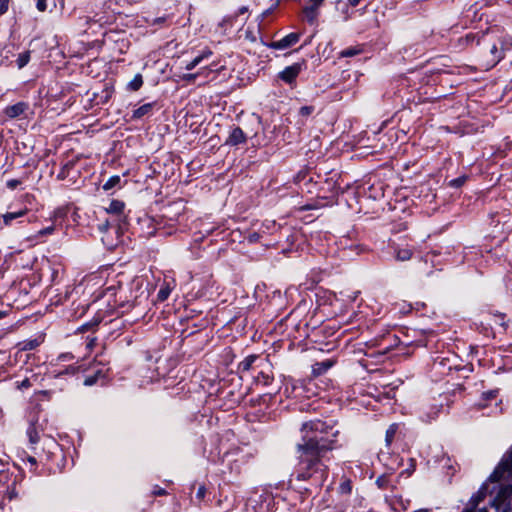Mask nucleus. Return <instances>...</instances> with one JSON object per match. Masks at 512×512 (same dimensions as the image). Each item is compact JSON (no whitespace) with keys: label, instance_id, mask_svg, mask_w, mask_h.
Returning <instances> with one entry per match:
<instances>
[{"label":"nucleus","instance_id":"1","mask_svg":"<svg viewBox=\"0 0 512 512\" xmlns=\"http://www.w3.org/2000/svg\"><path fill=\"white\" fill-rule=\"evenodd\" d=\"M302 441L296 445L297 463L289 480L308 481L307 486L299 487L312 494L323 486L328 478V467L324 457L328 451L334 449L335 438L339 434L333 420L320 419L304 422L301 427Z\"/></svg>","mask_w":512,"mask_h":512},{"label":"nucleus","instance_id":"2","mask_svg":"<svg viewBox=\"0 0 512 512\" xmlns=\"http://www.w3.org/2000/svg\"><path fill=\"white\" fill-rule=\"evenodd\" d=\"M497 490V496L490 501L491 506L495 507L497 511L506 510V500L512 495V485H497L490 491L492 494ZM488 490L487 483L482 484L480 489L469 500L463 512H488L486 507L478 508L480 502L486 497Z\"/></svg>","mask_w":512,"mask_h":512},{"label":"nucleus","instance_id":"3","mask_svg":"<svg viewBox=\"0 0 512 512\" xmlns=\"http://www.w3.org/2000/svg\"><path fill=\"white\" fill-rule=\"evenodd\" d=\"M510 478H512V447L503 455L488 480L492 483H498L501 480H509Z\"/></svg>","mask_w":512,"mask_h":512},{"label":"nucleus","instance_id":"4","mask_svg":"<svg viewBox=\"0 0 512 512\" xmlns=\"http://www.w3.org/2000/svg\"><path fill=\"white\" fill-rule=\"evenodd\" d=\"M303 67L304 63H294L290 66H287L284 70H282L278 74V77L285 83L293 86L300 72L303 70Z\"/></svg>","mask_w":512,"mask_h":512},{"label":"nucleus","instance_id":"5","mask_svg":"<svg viewBox=\"0 0 512 512\" xmlns=\"http://www.w3.org/2000/svg\"><path fill=\"white\" fill-rule=\"evenodd\" d=\"M485 60L483 66L486 70L494 67L503 57L502 50H499L495 43L491 44L488 49V53L485 54Z\"/></svg>","mask_w":512,"mask_h":512},{"label":"nucleus","instance_id":"6","mask_svg":"<svg viewBox=\"0 0 512 512\" xmlns=\"http://www.w3.org/2000/svg\"><path fill=\"white\" fill-rule=\"evenodd\" d=\"M442 407V404L436 403L424 406L420 412L421 420L426 423H430L431 421L435 420L438 417Z\"/></svg>","mask_w":512,"mask_h":512},{"label":"nucleus","instance_id":"7","mask_svg":"<svg viewBox=\"0 0 512 512\" xmlns=\"http://www.w3.org/2000/svg\"><path fill=\"white\" fill-rule=\"evenodd\" d=\"M300 39L299 33H289L282 39L274 41L270 44V47L277 50H283L295 45Z\"/></svg>","mask_w":512,"mask_h":512},{"label":"nucleus","instance_id":"8","mask_svg":"<svg viewBox=\"0 0 512 512\" xmlns=\"http://www.w3.org/2000/svg\"><path fill=\"white\" fill-rule=\"evenodd\" d=\"M263 359L255 354L249 355L245 357L238 365V370L240 373H246L250 371L254 367H260L258 364L259 362H262Z\"/></svg>","mask_w":512,"mask_h":512},{"label":"nucleus","instance_id":"9","mask_svg":"<svg viewBox=\"0 0 512 512\" xmlns=\"http://www.w3.org/2000/svg\"><path fill=\"white\" fill-rule=\"evenodd\" d=\"M246 135L240 127H234L228 138L226 139V144L230 146H237L239 144H243L246 142Z\"/></svg>","mask_w":512,"mask_h":512},{"label":"nucleus","instance_id":"10","mask_svg":"<svg viewBox=\"0 0 512 512\" xmlns=\"http://www.w3.org/2000/svg\"><path fill=\"white\" fill-rule=\"evenodd\" d=\"M28 210L20 209L15 212H7L0 216V229L3 228V226H10L12 224L13 220H16L18 218H21L27 214Z\"/></svg>","mask_w":512,"mask_h":512},{"label":"nucleus","instance_id":"11","mask_svg":"<svg viewBox=\"0 0 512 512\" xmlns=\"http://www.w3.org/2000/svg\"><path fill=\"white\" fill-rule=\"evenodd\" d=\"M27 109V104L24 102H18L14 105L7 106L4 110V113L7 117L13 119L25 112Z\"/></svg>","mask_w":512,"mask_h":512},{"label":"nucleus","instance_id":"12","mask_svg":"<svg viewBox=\"0 0 512 512\" xmlns=\"http://www.w3.org/2000/svg\"><path fill=\"white\" fill-rule=\"evenodd\" d=\"M395 258L398 261H407L411 259L413 250L408 245L405 247H401L400 245H396L393 247Z\"/></svg>","mask_w":512,"mask_h":512},{"label":"nucleus","instance_id":"13","mask_svg":"<svg viewBox=\"0 0 512 512\" xmlns=\"http://www.w3.org/2000/svg\"><path fill=\"white\" fill-rule=\"evenodd\" d=\"M154 105H155V103L143 104L142 106L138 107L137 109H135L133 111L131 118L133 120H138V119H141V118H143L145 116L150 115L152 113Z\"/></svg>","mask_w":512,"mask_h":512},{"label":"nucleus","instance_id":"14","mask_svg":"<svg viewBox=\"0 0 512 512\" xmlns=\"http://www.w3.org/2000/svg\"><path fill=\"white\" fill-rule=\"evenodd\" d=\"M125 204L120 200H112L106 208V212L121 217L124 213Z\"/></svg>","mask_w":512,"mask_h":512},{"label":"nucleus","instance_id":"15","mask_svg":"<svg viewBox=\"0 0 512 512\" xmlns=\"http://www.w3.org/2000/svg\"><path fill=\"white\" fill-rule=\"evenodd\" d=\"M224 67L221 66V67H217L216 64H211L208 68H205L203 71L201 72H197V73H189V74H184L182 76V79L187 81V82H194L196 80V78L200 75V74H204V71H220L222 70Z\"/></svg>","mask_w":512,"mask_h":512},{"label":"nucleus","instance_id":"16","mask_svg":"<svg viewBox=\"0 0 512 512\" xmlns=\"http://www.w3.org/2000/svg\"><path fill=\"white\" fill-rule=\"evenodd\" d=\"M332 367V362L329 360L317 362L312 366V371L314 375H321L325 373L328 369Z\"/></svg>","mask_w":512,"mask_h":512},{"label":"nucleus","instance_id":"17","mask_svg":"<svg viewBox=\"0 0 512 512\" xmlns=\"http://www.w3.org/2000/svg\"><path fill=\"white\" fill-rule=\"evenodd\" d=\"M121 186V177L119 175L111 176L104 184L103 190L110 191L113 188Z\"/></svg>","mask_w":512,"mask_h":512},{"label":"nucleus","instance_id":"18","mask_svg":"<svg viewBox=\"0 0 512 512\" xmlns=\"http://www.w3.org/2000/svg\"><path fill=\"white\" fill-rule=\"evenodd\" d=\"M27 436L31 445H35L39 442L40 436L35 425L31 424L27 429Z\"/></svg>","mask_w":512,"mask_h":512},{"label":"nucleus","instance_id":"19","mask_svg":"<svg viewBox=\"0 0 512 512\" xmlns=\"http://www.w3.org/2000/svg\"><path fill=\"white\" fill-rule=\"evenodd\" d=\"M173 287L169 283H165L158 291L157 299L159 301H165L170 296Z\"/></svg>","mask_w":512,"mask_h":512},{"label":"nucleus","instance_id":"20","mask_svg":"<svg viewBox=\"0 0 512 512\" xmlns=\"http://www.w3.org/2000/svg\"><path fill=\"white\" fill-rule=\"evenodd\" d=\"M143 85V78L141 74H136L134 78L128 83V89L131 91H137Z\"/></svg>","mask_w":512,"mask_h":512},{"label":"nucleus","instance_id":"21","mask_svg":"<svg viewBox=\"0 0 512 512\" xmlns=\"http://www.w3.org/2000/svg\"><path fill=\"white\" fill-rule=\"evenodd\" d=\"M376 485L378 486V488L380 489H388V488H392L394 487L392 484H391V481H390V478L383 474L381 476H379L377 479H376Z\"/></svg>","mask_w":512,"mask_h":512},{"label":"nucleus","instance_id":"22","mask_svg":"<svg viewBox=\"0 0 512 512\" xmlns=\"http://www.w3.org/2000/svg\"><path fill=\"white\" fill-rule=\"evenodd\" d=\"M30 61V51H24L18 55L16 59V64L19 69L25 67Z\"/></svg>","mask_w":512,"mask_h":512},{"label":"nucleus","instance_id":"23","mask_svg":"<svg viewBox=\"0 0 512 512\" xmlns=\"http://www.w3.org/2000/svg\"><path fill=\"white\" fill-rule=\"evenodd\" d=\"M398 425L396 423H393L389 426V428L386 430L385 434V441L387 445H390L395 437V434L397 432Z\"/></svg>","mask_w":512,"mask_h":512},{"label":"nucleus","instance_id":"24","mask_svg":"<svg viewBox=\"0 0 512 512\" xmlns=\"http://www.w3.org/2000/svg\"><path fill=\"white\" fill-rule=\"evenodd\" d=\"M103 377H104L103 372L101 370H98L94 373V375L88 376L85 378L84 385L92 386L98 382L99 378H103Z\"/></svg>","mask_w":512,"mask_h":512},{"label":"nucleus","instance_id":"25","mask_svg":"<svg viewBox=\"0 0 512 512\" xmlns=\"http://www.w3.org/2000/svg\"><path fill=\"white\" fill-rule=\"evenodd\" d=\"M304 15L309 23H313L318 16L317 9L307 6L304 8Z\"/></svg>","mask_w":512,"mask_h":512},{"label":"nucleus","instance_id":"26","mask_svg":"<svg viewBox=\"0 0 512 512\" xmlns=\"http://www.w3.org/2000/svg\"><path fill=\"white\" fill-rule=\"evenodd\" d=\"M272 378L264 373L263 371H260L257 376H255V383L256 384H262V385H269L271 383Z\"/></svg>","mask_w":512,"mask_h":512},{"label":"nucleus","instance_id":"27","mask_svg":"<svg viewBox=\"0 0 512 512\" xmlns=\"http://www.w3.org/2000/svg\"><path fill=\"white\" fill-rule=\"evenodd\" d=\"M39 344L40 343L37 339L26 340L21 343V345H22L21 350H24V351L33 350L37 346H39Z\"/></svg>","mask_w":512,"mask_h":512},{"label":"nucleus","instance_id":"28","mask_svg":"<svg viewBox=\"0 0 512 512\" xmlns=\"http://www.w3.org/2000/svg\"><path fill=\"white\" fill-rule=\"evenodd\" d=\"M361 52V49L357 47H349L341 51L340 56L341 57H353L358 55Z\"/></svg>","mask_w":512,"mask_h":512},{"label":"nucleus","instance_id":"29","mask_svg":"<svg viewBox=\"0 0 512 512\" xmlns=\"http://www.w3.org/2000/svg\"><path fill=\"white\" fill-rule=\"evenodd\" d=\"M467 180V176L465 175H462V176H459L455 179H452L450 182H449V185L453 188H459L461 187Z\"/></svg>","mask_w":512,"mask_h":512},{"label":"nucleus","instance_id":"30","mask_svg":"<svg viewBox=\"0 0 512 512\" xmlns=\"http://www.w3.org/2000/svg\"><path fill=\"white\" fill-rule=\"evenodd\" d=\"M314 106H302L299 109V115L302 117H308L314 112Z\"/></svg>","mask_w":512,"mask_h":512},{"label":"nucleus","instance_id":"31","mask_svg":"<svg viewBox=\"0 0 512 512\" xmlns=\"http://www.w3.org/2000/svg\"><path fill=\"white\" fill-rule=\"evenodd\" d=\"M72 166H73V164H72V163H66V164L62 167V169H61V171L59 172V174L57 175V178H58L59 180H64V179L67 177V175H68V170H69Z\"/></svg>","mask_w":512,"mask_h":512},{"label":"nucleus","instance_id":"32","mask_svg":"<svg viewBox=\"0 0 512 512\" xmlns=\"http://www.w3.org/2000/svg\"><path fill=\"white\" fill-rule=\"evenodd\" d=\"M77 368L74 366H68L63 371H60L56 374V377H60L66 374H75L77 372Z\"/></svg>","mask_w":512,"mask_h":512},{"label":"nucleus","instance_id":"33","mask_svg":"<svg viewBox=\"0 0 512 512\" xmlns=\"http://www.w3.org/2000/svg\"><path fill=\"white\" fill-rule=\"evenodd\" d=\"M482 395L485 400H493L497 397L498 390L497 389L490 390V391L484 392Z\"/></svg>","mask_w":512,"mask_h":512},{"label":"nucleus","instance_id":"34","mask_svg":"<svg viewBox=\"0 0 512 512\" xmlns=\"http://www.w3.org/2000/svg\"><path fill=\"white\" fill-rule=\"evenodd\" d=\"M201 62H200V59L195 57L192 61H190L189 63L186 64L185 66V69L188 70V71H191L193 70L197 65H199Z\"/></svg>","mask_w":512,"mask_h":512},{"label":"nucleus","instance_id":"35","mask_svg":"<svg viewBox=\"0 0 512 512\" xmlns=\"http://www.w3.org/2000/svg\"><path fill=\"white\" fill-rule=\"evenodd\" d=\"M55 228L54 226H49V227H46L44 229H41L38 231L37 233V236H46V235H50L54 232Z\"/></svg>","mask_w":512,"mask_h":512},{"label":"nucleus","instance_id":"36","mask_svg":"<svg viewBox=\"0 0 512 512\" xmlns=\"http://www.w3.org/2000/svg\"><path fill=\"white\" fill-rule=\"evenodd\" d=\"M206 494V487L205 485H200L196 492V498L198 500H203Z\"/></svg>","mask_w":512,"mask_h":512},{"label":"nucleus","instance_id":"37","mask_svg":"<svg viewBox=\"0 0 512 512\" xmlns=\"http://www.w3.org/2000/svg\"><path fill=\"white\" fill-rule=\"evenodd\" d=\"M10 0H0V15L8 11Z\"/></svg>","mask_w":512,"mask_h":512},{"label":"nucleus","instance_id":"38","mask_svg":"<svg viewBox=\"0 0 512 512\" xmlns=\"http://www.w3.org/2000/svg\"><path fill=\"white\" fill-rule=\"evenodd\" d=\"M22 182L18 179H10L6 182V186L13 190L15 188H17Z\"/></svg>","mask_w":512,"mask_h":512},{"label":"nucleus","instance_id":"39","mask_svg":"<svg viewBox=\"0 0 512 512\" xmlns=\"http://www.w3.org/2000/svg\"><path fill=\"white\" fill-rule=\"evenodd\" d=\"M234 17L233 16H226L222 19V21L219 23L220 27H224L226 25L232 26Z\"/></svg>","mask_w":512,"mask_h":512},{"label":"nucleus","instance_id":"40","mask_svg":"<svg viewBox=\"0 0 512 512\" xmlns=\"http://www.w3.org/2000/svg\"><path fill=\"white\" fill-rule=\"evenodd\" d=\"M36 7L40 12H44L47 9V0H36Z\"/></svg>","mask_w":512,"mask_h":512},{"label":"nucleus","instance_id":"41","mask_svg":"<svg viewBox=\"0 0 512 512\" xmlns=\"http://www.w3.org/2000/svg\"><path fill=\"white\" fill-rule=\"evenodd\" d=\"M211 55L212 51L210 49H205L196 57L200 59V62H202L204 59H208Z\"/></svg>","mask_w":512,"mask_h":512},{"label":"nucleus","instance_id":"42","mask_svg":"<svg viewBox=\"0 0 512 512\" xmlns=\"http://www.w3.org/2000/svg\"><path fill=\"white\" fill-rule=\"evenodd\" d=\"M31 386V382L28 378H25L21 382L18 383L17 387L18 389H27Z\"/></svg>","mask_w":512,"mask_h":512},{"label":"nucleus","instance_id":"43","mask_svg":"<svg viewBox=\"0 0 512 512\" xmlns=\"http://www.w3.org/2000/svg\"><path fill=\"white\" fill-rule=\"evenodd\" d=\"M245 38L248 39L251 42H255L256 41V35L251 30H249V29H247L246 32H245Z\"/></svg>","mask_w":512,"mask_h":512},{"label":"nucleus","instance_id":"44","mask_svg":"<svg viewBox=\"0 0 512 512\" xmlns=\"http://www.w3.org/2000/svg\"><path fill=\"white\" fill-rule=\"evenodd\" d=\"M27 462L31 465L30 471H35V469H33V467H36V465H37L36 458L33 456H28Z\"/></svg>","mask_w":512,"mask_h":512},{"label":"nucleus","instance_id":"45","mask_svg":"<svg viewBox=\"0 0 512 512\" xmlns=\"http://www.w3.org/2000/svg\"><path fill=\"white\" fill-rule=\"evenodd\" d=\"M166 21V17H157L151 21V25H161Z\"/></svg>","mask_w":512,"mask_h":512},{"label":"nucleus","instance_id":"46","mask_svg":"<svg viewBox=\"0 0 512 512\" xmlns=\"http://www.w3.org/2000/svg\"><path fill=\"white\" fill-rule=\"evenodd\" d=\"M410 461H411L410 467L405 470V472L407 473L408 476H410L414 472V470H415L414 460L411 459Z\"/></svg>","mask_w":512,"mask_h":512},{"label":"nucleus","instance_id":"47","mask_svg":"<svg viewBox=\"0 0 512 512\" xmlns=\"http://www.w3.org/2000/svg\"><path fill=\"white\" fill-rule=\"evenodd\" d=\"M153 494L156 496H162L166 494V491L163 488L157 487L153 490Z\"/></svg>","mask_w":512,"mask_h":512},{"label":"nucleus","instance_id":"48","mask_svg":"<svg viewBox=\"0 0 512 512\" xmlns=\"http://www.w3.org/2000/svg\"><path fill=\"white\" fill-rule=\"evenodd\" d=\"M310 2H311V5H310L311 7L318 9V7L322 5L324 0H310Z\"/></svg>","mask_w":512,"mask_h":512},{"label":"nucleus","instance_id":"49","mask_svg":"<svg viewBox=\"0 0 512 512\" xmlns=\"http://www.w3.org/2000/svg\"><path fill=\"white\" fill-rule=\"evenodd\" d=\"M247 11H248V7H247V6H242V7H240V8L238 9L237 13L233 16V17H234V19H235L237 16H239V15H241V14L246 13Z\"/></svg>","mask_w":512,"mask_h":512},{"label":"nucleus","instance_id":"50","mask_svg":"<svg viewBox=\"0 0 512 512\" xmlns=\"http://www.w3.org/2000/svg\"><path fill=\"white\" fill-rule=\"evenodd\" d=\"M258 239H259V234L258 233H252L248 237V240L251 243L258 241Z\"/></svg>","mask_w":512,"mask_h":512},{"label":"nucleus","instance_id":"51","mask_svg":"<svg viewBox=\"0 0 512 512\" xmlns=\"http://www.w3.org/2000/svg\"><path fill=\"white\" fill-rule=\"evenodd\" d=\"M495 317L497 318V319H496L497 323H499V325H501V326H503V327H504V326H505V323L503 322V320H504V315L499 314V315H496Z\"/></svg>","mask_w":512,"mask_h":512},{"label":"nucleus","instance_id":"52","mask_svg":"<svg viewBox=\"0 0 512 512\" xmlns=\"http://www.w3.org/2000/svg\"><path fill=\"white\" fill-rule=\"evenodd\" d=\"M361 0H348V4L355 7L360 3Z\"/></svg>","mask_w":512,"mask_h":512},{"label":"nucleus","instance_id":"53","mask_svg":"<svg viewBox=\"0 0 512 512\" xmlns=\"http://www.w3.org/2000/svg\"><path fill=\"white\" fill-rule=\"evenodd\" d=\"M68 358H72V356H71V355H69V354H62V355L60 356V359H62V360H65V359H68Z\"/></svg>","mask_w":512,"mask_h":512},{"label":"nucleus","instance_id":"54","mask_svg":"<svg viewBox=\"0 0 512 512\" xmlns=\"http://www.w3.org/2000/svg\"><path fill=\"white\" fill-rule=\"evenodd\" d=\"M7 315L5 311H0V319L4 318Z\"/></svg>","mask_w":512,"mask_h":512},{"label":"nucleus","instance_id":"55","mask_svg":"<svg viewBox=\"0 0 512 512\" xmlns=\"http://www.w3.org/2000/svg\"><path fill=\"white\" fill-rule=\"evenodd\" d=\"M268 13H269V10L265 11V12L261 15V17H262V18H264L266 15H268Z\"/></svg>","mask_w":512,"mask_h":512},{"label":"nucleus","instance_id":"56","mask_svg":"<svg viewBox=\"0 0 512 512\" xmlns=\"http://www.w3.org/2000/svg\"><path fill=\"white\" fill-rule=\"evenodd\" d=\"M255 512H264V511H257V510H255Z\"/></svg>","mask_w":512,"mask_h":512}]
</instances>
